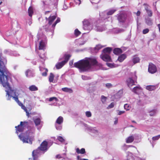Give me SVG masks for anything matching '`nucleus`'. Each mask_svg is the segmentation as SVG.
Instances as JSON below:
<instances>
[{"instance_id":"9","label":"nucleus","mask_w":160,"mask_h":160,"mask_svg":"<svg viewBox=\"0 0 160 160\" xmlns=\"http://www.w3.org/2000/svg\"><path fill=\"white\" fill-rule=\"evenodd\" d=\"M83 28L85 30L90 31L92 28V26L89 20L84 19L82 22Z\"/></svg>"},{"instance_id":"33","label":"nucleus","mask_w":160,"mask_h":160,"mask_svg":"<svg viewBox=\"0 0 160 160\" xmlns=\"http://www.w3.org/2000/svg\"><path fill=\"white\" fill-rule=\"evenodd\" d=\"M55 126L57 130H61L62 128V124L55 123Z\"/></svg>"},{"instance_id":"25","label":"nucleus","mask_w":160,"mask_h":160,"mask_svg":"<svg viewBox=\"0 0 160 160\" xmlns=\"http://www.w3.org/2000/svg\"><path fill=\"white\" fill-rule=\"evenodd\" d=\"M146 23L149 26H151L153 24L152 20L150 18H148L145 19Z\"/></svg>"},{"instance_id":"13","label":"nucleus","mask_w":160,"mask_h":160,"mask_svg":"<svg viewBox=\"0 0 160 160\" xmlns=\"http://www.w3.org/2000/svg\"><path fill=\"white\" fill-rule=\"evenodd\" d=\"M27 123V122H21L19 125L17 126H16L15 128L16 129V133L18 134V132H23L24 129L23 126L25 124Z\"/></svg>"},{"instance_id":"4","label":"nucleus","mask_w":160,"mask_h":160,"mask_svg":"<svg viewBox=\"0 0 160 160\" xmlns=\"http://www.w3.org/2000/svg\"><path fill=\"white\" fill-rule=\"evenodd\" d=\"M56 17L57 16L55 15H51L48 18H47V17L45 18L46 21L48 22V23L45 26H44L43 28L46 32H48L49 33L48 34L49 35H51L50 32L52 28V25L53 24L52 22L56 18Z\"/></svg>"},{"instance_id":"15","label":"nucleus","mask_w":160,"mask_h":160,"mask_svg":"<svg viewBox=\"0 0 160 160\" xmlns=\"http://www.w3.org/2000/svg\"><path fill=\"white\" fill-rule=\"evenodd\" d=\"M26 76L28 78H31L34 76V71L33 69H28L25 72Z\"/></svg>"},{"instance_id":"58","label":"nucleus","mask_w":160,"mask_h":160,"mask_svg":"<svg viewBox=\"0 0 160 160\" xmlns=\"http://www.w3.org/2000/svg\"><path fill=\"white\" fill-rule=\"evenodd\" d=\"M124 112H125V111H119L118 112V115H121L122 114L124 113Z\"/></svg>"},{"instance_id":"16","label":"nucleus","mask_w":160,"mask_h":160,"mask_svg":"<svg viewBox=\"0 0 160 160\" xmlns=\"http://www.w3.org/2000/svg\"><path fill=\"white\" fill-rule=\"evenodd\" d=\"M100 57L103 61L106 62H110L111 60L109 55L106 53L102 54L100 55Z\"/></svg>"},{"instance_id":"11","label":"nucleus","mask_w":160,"mask_h":160,"mask_svg":"<svg viewBox=\"0 0 160 160\" xmlns=\"http://www.w3.org/2000/svg\"><path fill=\"white\" fill-rule=\"evenodd\" d=\"M117 10L116 9H111L107 12L100 13L99 15L102 18L105 19L106 18H107V16H106L111 15L113 14Z\"/></svg>"},{"instance_id":"53","label":"nucleus","mask_w":160,"mask_h":160,"mask_svg":"<svg viewBox=\"0 0 160 160\" xmlns=\"http://www.w3.org/2000/svg\"><path fill=\"white\" fill-rule=\"evenodd\" d=\"M11 55H12L14 56H19V54L16 52H14L11 53Z\"/></svg>"},{"instance_id":"26","label":"nucleus","mask_w":160,"mask_h":160,"mask_svg":"<svg viewBox=\"0 0 160 160\" xmlns=\"http://www.w3.org/2000/svg\"><path fill=\"white\" fill-rule=\"evenodd\" d=\"M62 91L69 92L70 93H72L73 92L72 90L70 88H62Z\"/></svg>"},{"instance_id":"7","label":"nucleus","mask_w":160,"mask_h":160,"mask_svg":"<svg viewBox=\"0 0 160 160\" xmlns=\"http://www.w3.org/2000/svg\"><path fill=\"white\" fill-rule=\"evenodd\" d=\"M137 78L136 72H135L132 76L131 77L128 78L126 81V83L128 87L130 88L132 86L134 85L135 81Z\"/></svg>"},{"instance_id":"12","label":"nucleus","mask_w":160,"mask_h":160,"mask_svg":"<svg viewBox=\"0 0 160 160\" xmlns=\"http://www.w3.org/2000/svg\"><path fill=\"white\" fill-rule=\"evenodd\" d=\"M140 58L137 55H135L133 56L131 60L128 62V64L129 66H132L134 65L139 62Z\"/></svg>"},{"instance_id":"21","label":"nucleus","mask_w":160,"mask_h":160,"mask_svg":"<svg viewBox=\"0 0 160 160\" xmlns=\"http://www.w3.org/2000/svg\"><path fill=\"white\" fill-rule=\"evenodd\" d=\"M112 50V48L109 47L103 49L102 52L103 54L106 53L109 55Z\"/></svg>"},{"instance_id":"30","label":"nucleus","mask_w":160,"mask_h":160,"mask_svg":"<svg viewBox=\"0 0 160 160\" xmlns=\"http://www.w3.org/2000/svg\"><path fill=\"white\" fill-rule=\"evenodd\" d=\"M33 120L36 126H37L40 124L41 121V119L39 118L33 119Z\"/></svg>"},{"instance_id":"29","label":"nucleus","mask_w":160,"mask_h":160,"mask_svg":"<svg viewBox=\"0 0 160 160\" xmlns=\"http://www.w3.org/2000/svg\"><path fill=\"white\" fill-rule=\"evenodd\" d=\"M63 122V118L61 116H59L57 119L55 123L62 124Z\"/></svg>"},{"instance_id":"8","label":"nucleus","mask_w":160,"mask_h":160,"mask_svg":"<svg viewBox=\"0 0 160 160\" xmlns=\"http://www.w3.org/2000/svg\"><path fill=\"white\" fill-rule=\"evenodd\" d=\"M18 93H16V91L12 90L11 88V97H12L14 100L18 103L20 106H22L23 105L18 99Z\"/></svg>"},{"instance_id":"37","label":"nucleus","mask_w":160,"mask_h":160,"mask_svg":"<svg viewBox=\"0 0 160 160\" xmlns=\"http://www.w3.org/2000/svg\"><path fill=\"white\" fill-rule=\"evenodd\" d=\"M155 88V87L154 86L152 85L148 86L146 87V89L149 91L154 90Z\"/></svg>"},{"instance_id":"36","label":"nucleus","mask_w":160,"mask_h":160,"mask_svg":"<svg viewBox=\"0 0 160 160\" xmlns=\"http://www.w3.org/2000/svg\"><path fill=\"white\" fill-rule=\"evenodd\" d=\"M103 47V46L101 45V44H98L97 45L96 47L94 48L95 52H97L98 50Z\"/></svg>"},{"instance_id":"38","label":"nucleus","mask_w":160,"mask_h":160,"mask_svg":"<svg viewBox=\"0 0 160 160\" xmlns=\"http://www.w3.org/2000/svg\"><path fill=\"white\" fill-rule=\"evenodd\" d=\"M140 86H137L134 87L133 88V89L132 90V91L134 93H136L137 92V91H138V90H140Z\"/></svg>"},{"instance_id":"24","label":"nucleus","mask_w":160,"mask_h":160,"mask_svg":"<svg viewBox=\"0 0 160 160\" xmlns=\"http://www.w3.org/2000/svg\"><path fill=\"white\" fill-rule=\"evenodd\" d=\"M65 64V63L62 61L61 62L57 63L56 65V67L57 69H59L61 68Z\"/></svg>"},{"instance_id":"19","label":"nucleus","mask_w":160,"mask_h":160,"mask_svg":"<svg viewBox=\"0 0 160 160\" xmlns=\"http://www.w3.org/2000/svg\"><path fill=\"white\" fill-rule=\"evenodd\" d=\"M40 70L41 71V74L43 76L45 77L47 75V73L48 72V69L42 67H40Z\"/></svg>"},{"instance_id":"31","label":"nucleus","mask_w":160,"mask_h":160,"mask_svg":"<svg viewBox=\"0 0 160 160\" xmlns=\"http://www.w3.org/2000/svg\"><path fill=\"white\" fill-rule=\"evenodd\" d=\"M134 140V137L132 136H131L129 137L126 140L127 143H131Z\"/></svg>"},{"instance_id":"28","label":"nucleus","mask_w":160,"mask_h":160,"mask_svg":"<svg viewBox=\"0 0 160 160\" xmlns=\"http://www.w3.org/2000/svg\"><path fill=\"white\" fill-rule=\"evenodd\" d=\"M76 152L78 154L81 153L82 154H83L85 152V149L84 148H82L80 150L79 148H77L76 149Z\"/></svg>"},{"instance_id":"54","label":"nucleus","mask_w":160,"mask_h":160,"mask_svg":"<svg viewBox=\"0 0 160 160\" xmlns=\"http://www.w3.org/2000/svg\"><path fill=\"white\" fill-rule=\"evenodd\" d=\"M105 86L108 88H110L112 87V85L111 83H107Z\"/></svg>"},{"instance_id":"52","label":"nucleus","mask_w":160,"mask_h":160,"mask_svg":"<svg viewBox=\"0 0 160 160\" xmlns=\"http://www.w3.org/2000/svg\"><path fill=\"white\" fill-rule=\"evenodd\" d=\"M149 30L148 28H146L144 29L142 31V33L143 34H146L148 32Z\"/></svg>"},{"instance_id":"61","label":"nucleus","mask_w":160,"mask_h":160,"mask_svg":"<svg viewBox=\"0 0 160 160\" xmlns=\"http://www.w3.org/2000/svg\"><path fill=\"white\" fill-rule=\"evenodd\" d=\"M122 94V90H119V92L117 93L118 95L120 94V95H121Z\"/></svg>"},{"instance_id":"27","label":"nucleus","mask_w":160,"mask_h":160,"mask_svg":"<svg viewBox=\"0 0 160 160\" xmlns=\"http://www.w3.org/2000/svg\"><path fill=\"white\" fill-rule=\"evenodd\" d=\"M29 89L30 91H36L38 90V87L35 85H32L30 86Z\"/></svg>"},{"instance_id":"35","label":"nucleus","mask_w":160,"mask_h":160,"mask_svg":"<svg viewBox=\"0 0 160 160\" xmlns=\"http://www.w3.org/2000/svg\"><path fill=\"white\" fill-rule=\"evenodd\" d=\"M70 57L69 55H65L64 56V60L62 61L65 64L69 60Z\"/></svg>"},{"instance_id":"44","label":"nucleus","mask_w":160,"mask_h":160,"mask_svg":"<svg viewBox=\"0 0 160 160\" xmlns=\"http://www.w3.org/2000/svg\"><path fill=\"white\" fill-rule=\"evenodd\" d=\"M82 79L84 80H89L91 79L90 77H88L85 75H82Z\"/></svg>"},{"instance_id":"3","label":"nucleus","mask_w":160,"mask_h":160,"mask_svg":"<svg viewBox=\"0 0 160 160\" xmlns=\"http://www.w3.org/2000/svg\"><path fill=\"white\" fill-rule=\"evenodd\" d=\"M48 142L46 141H43L41 144L40 146L38 148L33 150L32 152V156L34 160L38 158L42 154H43L42 151H46L48 148Z\"/></svg>"},{"instance_id":"63","label":"nucleus","mask_w":160,"mask_h":160,"mask_svg":"<svg viewBox=\"0 0 160 160\" xmlns=\"http://www.w3.org/2000/svg\"><path fill=\"white\" fill-rule=\"evenodd\" d=\"M32 62L34 65H35L37 63L36 61L35 60H33Z\"/></svg>"},{"instance_id":"18","label":"nucleus","mask_w":160,"mask_h":160,"mask_svg":"<svg viewBox=\"0 0 160 160\" xmlns=\"http://www.w3.org/2000/svg\"><path fill=\"white\" fill-rule=\"evenodd\" d=\"M144 5H146L145 7V9L146 10L148 16L151 17L152 15V10L149 8V6L146 4H144Z\"/></svg>"},{"instance_id":"57","label":"nucleus","mask_w":160,"mask_h":160,"mask_svg":"<svg viewBox=\"0 0 160 160\" xmlns=\"http://www.w3.org/2000/svg\"><path fill=\"white\" fill-rule=\"evenodd\" d=\"M74 2L76 4H78L79 5L81 3L80 0H74Z\"/></svg>"},{"instance_id":"59","label":"nucleus","mask_w":160,"mask_h":160,"mask_svg":"<svg viewBox=\"0 0 160 160\" xmlns=\"http://www.w3.org/2000/svg\"><path fill=\"white\" fill-rule=\"evenodd\" d=\"M32 19L30 18L28 20V23L29 25H30L32 23Z\"/></svg>"},{"instance_id":"34","label":"nucleus","mask_w":160,"mask_h":160,"mask_svg":"<svg viewBox=\"0 0 160 160\" xmlns=\"http://www.w3.org/2000/svg\"><path fill=\"white\" fill-rule=\"evenodd\" d=\"M54 77V74L52 72L50 73L48 77L49 81L50 82H53Z\"/></svg>"},{"instance_id":"51","label":"nucleus","mask_w":160,"mask_h":160,"mask_svg":"<svg viewBox=\"0 0 160 160\" xmlns=\"http://www.w3.org/2000/svg\"><path fill=\"white\" fill-rule=\"evenodd\" d=\"M160 138V135L152 137V139L153 140H158Z\"/></svg>"},{"instance_id":"50","label":"nucleus","mask_w":160,"mask_h":160,"mask_svg":"<svg viewBox=\"0 0 160 160\" xmlns=\"http://www.w3.org/2000/svg\"><path fill=\"white\" fill-rule=\"evenodd\" d=\"M98 31L99 32H102L104 31L105 30V28L103 27H98Z\"/></svg>"},{"instance_id":"17","label":"nucleus","mask_w":160,"mask_h":160,"mask_svg":"<svg viewBox=\"0 0 160 160\" xmlns=\"http://www.w3.org/2000/svg\"><path fill=\"white\" fill-rule=\"evenodd\" d=\"M60 19L59 18H58L53 23L52 25V28L51 29L50 34L52 36L53 34L55 28V27L56 24L60 22Z\"/></svg>"},{"instance_id":"6","label":"nucleus","mask_w":160,"mask_h":160,"mask_svg":"<svg viewBox=\"0 0 160 160\" xmlns=\"http://www.w3.org/2000/svg\"><path fill=\"white\" fill-rule=\"evenodd\" d=\"M37 37L38 38V41L39 43V49L44 50L45 49L47 42L46 36L43 34L41 35L39 33L38 34Z\"/></svg>"},{"instance_id":"55","label":"nucleus","mask_w":160,"mask_h":160,"mask_svg":"<svg viewBox=\"0 0 160 160\" xmlns=\"http://www.w3.org/2000/svg\"><path fill=\"white\" fill-rule=\"evenodd\" d=\"M129 106L128 104H125L124 105V108L126 110H129Z\"/></svg>"},{"instance_id":"47","label":"nucleus","mask_w":160,"mask_h":160,"mask_svg":"<svg viewBox=\"0 0 160 160\" xmlns=\"http://www.w3.org/2000/svg\"><path fill=\"white\" fill-rule=\"evenodd\" d=\"M74 33L76 35L78 36L80 34L81 32L78 30V29H76L75 30Z\"/></svg>"},{"instance_id":"56","label":"nucleus","mask_w":160,"mask_h":160,"mask_svg":"<svg viewBox=\"0 0 160 160\" xmlns=\"http://www.w3.org/2000/svg\"><path fill=\"white\" fill-rule=\"evenodd\" d=\"M114 103L113 102H112L111 103V104L108 106V107L110 108H113L114 106Z\"/></svg>"},{"instance_id":"64","label":"nucleus","mask_w":160,"mask_h":160,"mask_svg":"<svg viewBox=\"0 0 160 160\" xmlns=\"http://www.w3.org/2000/svg\"><path fill=\"white\" fill-rule=\"evenodd\" d=\"M67 6L65 4H64L63 5V9L64 10H66L67 9Z\"/></svg>"},{"instance_id":"23","label":"nucleus","mask_w":160,"mask_h":160,"mask_svg":"<svg viewBox=\"0 0 160 160\" xmlns=\"http://www.w3.org/2000/svg\"><path fill=\"white\" fill-rule=\"evenodd\" d=\"M113 53L116 54L118 55L122 52V50L119 48H115L113 51Z\"/></svg>"},{"instance_id":"62","label":"nucleus","mask_w":160,"mask_h":160,"mask_svg":"<svg viewBox=\"0 0 160 160\" xmlns=\"http://www.w3.org/2000/svg\"><path fill=\"white\" fill-rule=\"evenodd\" d=\"M136 13L137 15L138 16H139L140 15L141 12L140 11H138Z\"/></svg>"},{"instance_id":"41","label":"nucleus","mask_w":160,"mask_h":160,"mask_svg":"<svg viewBox=\"0 0 160 160\" xmlns=\"http://www.w3.org/2000/svg\"><path fill=\"white\" fill-rule=\"evenodd\" d=\"M57 139L61 142H64L65 139L61 136H58Z\"/></svg>"},{"instance_id":"39","label":"nucleus","mask_w":160,"mask_h":160,"mask_svg":"<svg viewBox=\"0 0 160 160\" xmlns=\"http://www.w3.org/2000/svg\"><path fill=\"white\" fill-rule=\"evenodd\" d=\"M21 108L26 112L27 116L28 117L29 116V112L28 111L26 108L23 105L21 106Z\"/></svg>"},{"instance_id":"46","label":"nucleus","mask_w":160,"mask_h":160,"mask_svg":"<svg viewBox=\"0 0 160 160\" xmlns=\"http://www.w3.org/2000/svg\"><path fill=\"white\" fill-rule=\"evenodd\" d=\"M39 56L41 59L43 60H45L46 58V56L45 54V53L42 54H39Z\"/></svg>"},{"instance_id":"43","label":"nucleus","mask_w":160,"mask_h":160,"mask_svg":"<svg viewBox=\"0 0 160 160\" xmlns=\"http://www.w3.org/2000/svg\"><path fill=\"white\" fill-rule=\"evenodd\" d=\"M156 110H153L150 111L149 112V115L151 116H153L155 115L156 113Z\"/></svg>"},{"instance_id":"42","label":"nucleus","mask_w":160,"mask_h":160,"mask_svg":"<svg viewBox=\"0 0 160 160\" xmlns=\"http://www.w3.org/2000/svg\"><path fill=\"white\" fill-rule=\"evenodd\" d=\"M48 100L50 102H51L54 101H57L58 100V99L57 98L55 97H52L49 98L48 99Z\"/></svg>"},{"instance_id":"48","label":"nucleus","mask_w":160,"mask_h":160,"mask_svg":"<svg viewBox=\"0 0 160 160\" xmlns=\"http://www.w3.org/2000/svg\"><path fill=\"white\" fill-rule=\"evenodd\" d=\"M86 115L88 117H90L91 116L92 114L90 111H87L85 112Z\"/></svg>"},{"instance_id":"20","label":"nucleus","mask_w":160,"mask_h":160,"mask_svg":"<svg viewBox=\"0 0 160 160\" xmlns=\"http://www.w3.org/2000/svg\"><path fill=\"white\" fill-rule=\"evenodd\" d=\"M88 129L90 132L95 134H97L98 133V131L96 130L95 128L92 127H88Z\"/></svg>"},{"instance_id":"60","label":"nucleus","mask_w":160,"mask_h":160,"mask_svg":"<svg viewBox=\"0 0 160 160\" xmlns=\"http://www.w3.org/2000/svg\"><path fill=\"white\" fill-rule=\"evenodd\" d=\"M73 60H72L69 62V64L70 66H71L73 65Z\"/></svg>"},{"instance_id":"22","label":"nucleus","mask_w":160,"mask_h":160,"mask_svg":"<svg viewBox=\"0 0 160 160\" xmlns=\"http://www.w3.org/2000/svg\"><path fill=\"white\" fill-rule=\"evenodd\" d=\"M127 57V56L125 54H122L119 56L118 60L120 62H122Z\"/></svg>"},{"instance_id":"49","label":"nucleus","mask_w":160,"mask_h":160,"mask_svg":"<svg viewBox=\"0 0 160 160\" xmlns=\"http://www.w3.org/2000/svg\"><path fill=\"white\" fill-rule=\"evenodd\" d=\"M101 101L103 103H104L106 99V97H105L104 96L102 95L101 96Z\"/></svg>"},{"instance_id":"2","label":"nucleus","mask_w":160,"mask_h":160,"mask_svg":"<svg viewBox=\"0 0 160 160\" xmlns=\"http://www.w3.org/2000/svg\"><path fill=\"white\" fill-rule=\"evenodd\" d=\"M6 60L2 56L0 53V83L5 88L6 96L8 95V100L10 99V85L8 82V71L6 67Z\"/></svg>"},{"instance_id":"45","label":"nucleus","mask_w":160,"mask_h":160,"mask_svg":"<svg viewBox=\"0 0 160 160\" xmlns=\"http://www.w3.org/2000/svg\"><path fill=\"white\" fill-rule=\"evenodd\" d=\"M106 64H107V65L111 68H114V67H115V64H114V63H106Z\"/></svg>"},{"instance_id":"32","label":"nucleus","mask_w":160,"mask_h":160,"mask_svg":"<svg viewBox=\"0 0 160 160\" xmlns=\"http://www.w3.org/2000/svg\"><path fill=\"white\" fill-rule=\"evenodd\" d=\"M28 12L29 16L31 17L33 13V9L32 7H30L29 8L28 10Z\"/></svg>"},{"instance_id":"1","label":"nucleus","mask_w":160,"mask_h":160,"mask_svg":"<svg viewBox=\"0 0 160 160\" xmlns=\"http://www.w3.org/2000/svg\"><path fill=\"white\" fill-rule=\"evenodd\" d=\"M102 66V64L97 62L95 57H91L86 58L75 62L72 67L78 68L80 72H82L90 71L94 67L101 68Z\"/></svg>"},{"instance_id":"14","label":"nucleus","mask_w":160,"mask_h":160,"mask_svg":"<svg viewBox=\"0 0 160 160\" xmlns=\"http://www.w3.org/2000/svg\"><path fill=\"white\" fill-rule=\"evenodd\" d=\"M148 71L150 73L152 74L155 73L157 71L156 66L152 63H149L148 66Z\"/></svg>"},{"instance_id":"10","label":"nucleus","mask_w":160,"mask_h":160,"mask_svg":"<svg viewBox=\"0 0 160 160\" xmlns=\"http://www.w3.org/2000/svg\"><path fill=\"white\" fill-rule=\"evenodd\" d=\"M116 17L119 22L121 23H124L127 19L126 15L123 13L117 14Z\"/></svg>"},{"instance_id":"5","label":"nucleus","mask_w":160,"mask_h":160,"mask_svg":"<svg viewBox=\"0 0 160 160\" xmlns=\"http://www.w3.org/2000/svg\"><path fill=\"white\" fill-rule=\"evenodd\" d=\"M19 138L23 143H28L30 144L32 143V141L33 140V137L30 136L28 132L22 133L18 136Z\"/></svg>"},{"instance_id":"40","label":"nucleus","mask_w":160,"mask_h":160,"mask_svg":"<svg viewBox=\"0 0 160 160\" xmlns=\"http://www.w3.org/2000/svg\"><path fill=\"white\" fill-rule=\"evenodd\" d=\"M65 155H66L65 153H63L62 155H60V154L57 155L56 156V158H58V159L63 158V159H65V158L63 157V156Z\"/></svg>"}]
</instances>
